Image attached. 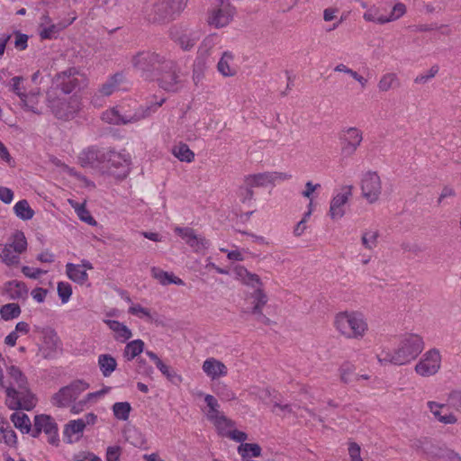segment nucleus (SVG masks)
I'll return each instance as SVG.
<instances>
[{"label":"nucleus","mask_w":461,"mask_h":461,"mask_svg":"<svg viewBox=\"0 0 461 461\" xmlns=\"http://www.w3.org/2000/svg\"><path fill=\"white\" fill-rule=\"evenodd\" d=\"M427 406L436 420L444 424H455L457 419L451 412L444 411L446 410L445 404H440L436 402L429 401Z\"/></svg>","instance_id":"25"},{"label":"nucleus","mask_w":461,"mask_h":461,"mask_svg":"<svg viewBox=\"0 0 461 461\" xmlns=\"http://www.w3.org/2000/svg\"><path fill=\"white\" fill-rule=\"evenodd\" d=\"M441 367V355L438 349L431 348L425 352L416 364L415 372L423 377L436 375Z\"/></svg>","instance_id":"14"},{"label":"nucleus","mask_w":461,"mask_h":461,"mask_svg":"<svg viewBox=\"0 0 461 461\" xmlns=\"http://www.w3.org/2000/svg\"><path fill=\"white\" fill-rule=\"evenodd\" d=\"M207 68L206 59L203 55H199L194 60L193 66V81L194 85H198L203 78L204 71Z\"/></svg>","instance_id":"39"},{"label":"nucleus","mask_w":461,"mask_h":461,"mask_svg":"<svg viewBox=\"0 0 461 461\" xmlns=\"http://www.w3.org/2000/svg\"><path fill=\"white\" fill-rule=\"evenodd\" d=\"M104 323L114 332V339L118 341L125 342L132 336L131 330L118 321L104 320Z\"/></svg>","instance_id":"29"},{"label":"nucleus","mask_w":461,"mask_h":461,"mask_svg":"<svg viewBox=\"0 0 461 461\" xmlns=\"http://www.w3.org/2000/svg\"><path fill=\"white\" fill-rule=\"evenodd\" d=\"M227 438H230V439L240 442L241 444L244 443L245 440L248 439L247 433L238 430V429H231L230 433H228Z\"/></svg>","instance_id":"64"},{"label":"nucleus","mask_w":461,"mask_h":461,"mask_svg":"<svg viewBox=\"0 0 461 461\" xmlns=\"http://www.w3.org/2000/svg\"><path fill=\"white\" fill-rule=\"evenodd\" d=\"M28 243L21 230H15L6 243H0V259L7 267L20 264V257L27 250Z\"/></svg>","instance_id":"7"},{"label":"nucleus","mask_w":461,"mask_h":461,"mask_svg":"<svg viewBox=\"0 0 461 461\" xmlns=\"http://www.w3.org/2000/svg\"><path fill=\"white\" fill-rule=\"evenodd\" d=\"M104 150L90 147L84 149L78 156V163L83 167L98 168L103 170L105 160Z\"/></svg>","instance_id":"21"},{"label":"nucleus","mask_w":461,"mask_h":461,"mask_svg":"<svg viewBox=\"0 0 461 461\" xmlns=\"http://www.w3.org/2000/svg\"><path fill=\"white\" fill-rule=\"evenodd\" d=\"M66 274L68 277L79 285H84L88 281V275L82 266L68 263L66 265Z\"/></svg>","instance_id":"32"},{"label":"nucleus","mask_w":461,"mask_h":461,"mask_svg":"<svg viewBox=\"0 0 461 461\" xmlns=\"http://www.w3.org/2000/svg\"><path fill=\"white\" fill-rule=\"evenodd\" d=\"M144 349V342L141 339H135L129 342L124 348L123 357L131 361L140 355Z\"/></svg>","instance_id":"40"},{"label":"nucleus","mask_w":461,"mask_h":461,"mask_svg":"<svg viewBox=\"0 0 461 461\" xmlns=\"http://www.w3.org/2000/svg\"><path fill=\"white\" fill-rule=\"evenodd\" d=\"M239 67L235 63V57L231 51L222 52L218 63L217 71L224 77H235Z\"/></svg>","instance_id":"23"},{"label":"nucleus","mask_w":461,"mask_h":461,"mask_svg":"<svg viewBox=\"0 0 461 461\" xmlns=\"http://www.w3.org/2000/svg\"><path fill=\"white\" fill-rule=\"evenodd\" d=\"M433 456L438 457V458H447L453 461H461V457L459 455L453 450L447 449V448H437V452L432 454Z\"/></svg>","instance_id":"56"},{"label":"nucleus","mask_w":461,"mask_h":461,"mask_svg":"<svg viewBox=\"0 0 461 461\" xmlns=\"http://www.w3.org/2000/svg\"><path fill=\"white\" fill-rule=\"evenodd\" d=\"M41 334V344L39 346V353L45 359L55 358L60 350V340L57 332L50 328H36Z\"/></svg>","instance_id":"13"},{"label":"nucleus","mask_w":461,"mask_h":461,"mask_svg":"<svg viewBox=\"0 0 461 461\" xmlns=\"http://www.w3.org/2000/svg\"><path fill=\"white\" fill-rule=\"evenodd\" d=\"M239 275L242 277V280L246 285L256 288V290L260 289L258 287V285H260V278L258 275L251 274L248 272L246 269H241Z\"/></svg>","instance_id":"52"},{"label":"nucleus","mask_w":461,"mask_h":461,"mask_svg":"<svg viewBox=\"0 0 461 461\" xmlns=\"http://www.w3.org/2000/svg\"><path fill=\"white\" fill-rule=\"evenodd\" d=\"M14 211L15 215L23 221L31 220L34 215V212L31 208L27 200H21L17 202L14 206Z\"/></svg>","instance_id":"41"},{"label":"nucleus","mask_w":461,"mask_h":461,"mask_svg":"<svg viewBox=\"0 0 461 461\" xmlns=\"http://www.w3.org/2000/svg\"><path fill=\"white\" fill-rule=\"evenodd\" d=\"M188 0H153L145 7V16L151 23H168L180 15Z\"/></svg>","instance_id":"4"},{"label":"nucleus","mask_w":461,"mask_h":461,"mask_svg":"<svg viewBox=\"0 0 461 461\" xmlns=\"http://www.w3.org/2000/svg\"><path fill=\"white\" fill-rule=\"evenodd\" d=\"M175 233L194 251L203 252L209 248V241L201 235L196 234L195 230L189 227H176Z\"/></svg>","instance_id":"19"},{"label":"nucleus","mask_w":461,"mask_h":461,"mask_svg":"<svg viewBox=\"0 0 461 461\" xmlns=\"http://www.w3.org/2000/svg\"><path fill=\"white\" fill-rule=\"evenodd\" d=\"M0 441L4 442L10 447H16L17 446V435L9 426L7 421H5L4 429L1 431Z\"/></svg>","instance_id":"47"},{"label":"nucleus","mask_w":461,"mask_h":461,"mask_svg":"<svg viewBox=\"0 0 461 461\" xmlns=\"http://www.w3.org/2000/svg\"><path fill=\"white\" fill-rule=\"evenodd\" d=\"M42 431L48 436V442L50 444L58 445V426L51 416L47 414H39L34 417L32 436L33 438H38Z\"/></svg>","instance_id":"15"},{"label":"nucleus","mask_w":461,"mask_h":461,"mask_svg":"<svg viewBox=\"0 0 461 461\" xmlns=\"http://www.w3.org/2000/svg\"><path fill=\"white\" fill-rule=\"evenodd\" d=\"M334 324L337 330L348 339L362 338L367 330V324L363 316L354 312L338 313Z\"/></svg>","instance_id":"6"},{"label":"nucleus","mask_w":461,"mask_h":461,"mask_svg":"<svg viewBox=\"0 0 461 461\" xmlns=\"http://www.w3.org/2000/svg\"><path fill=\"white\" fill-rule=\"evenodd\" d=\"M114 417L120 420H127L131 411V406L128 402H119L113 405Z\"/></svg>","instance_id":"46"},{"label":"nucleus","mask_w":461,"mask_h":461,"mask_svg":"<svg viewBox=\"0 0 461 461\" xmlns=\"http://www.w3.org/2000/svg\"><path fill=\"white\" fill-rule=\"evenodd\" d=\"M172 152L176 158H177L180 161L185 162H192L194 158V153L189 149V147L185 143H179L176 145Z\"/></svg>","instance_id":"45"},{"label":"nucleus","mask_w":461,"mask_h":461,"mask_svg":"<svg viewBox=\"0 0 461 461\" xmlns=\"http://www.w3.org/2000/svg\"><path fill=\"white\" fill-rule=\"evenodd\" d=\"M202 370L211 380H216L228 375V368L224 363L214 357L205 359Z\"/></svg>","instance_id":"22"},{"label":"nucleus","mask_w":461,"mask_h":461,"mask_svg":"<svg viewBox=\"0 0 461 461\" xmlns=\"http://www.w3.org/2000/svg\"><path fill=\"white\" fill-rule=\"evenodd\" d=\"M379 236L380 233L378 230H365L361 237V243L363 247L368 250H373L378 244Z\"/></svg>","instance_id":"37"},{"label":"nucleus","mask_w":461,"mask_h":461,"mask_svg":"<svg viewBox=\"0 0 461 461\" xmlns=\"http://www.w3.org/2000/svg\"><path fill=\"white\" fill-rule=\"evenodd\" d=\"M133 68L148 81H156L167 92L177 93L185 83L186 73L178 62L163 54L142 50L132 56Z\"/></svg>","instance_id":"1"},{"label":"nucleus","mask_w":461,"mask_h":461,"mask_svg":"<svg viewBox=\"0 0 461 461\" xmlns=\"http://www.w3.org/2000/svg\"><path fill=\"white\" fill-rule=\"evenodd\" d=\"M340 153L342 157L353 156L363 140L362 131L356 127H348L339 135Z\"/></svg>","instance_id":"16"},{"label":"nucleus","mask_w":461,"mask_h":461,"mask_svg":"<svg viewBox=\"0 0 461 461\" xmlns=\"http://www.w3.org/2000/svg\"><path fill=\"white\" fill-rule=\"evenodd\" d=\"M238 453L241 456L242 459L249 458L251 456L258 457L261 455V447L258 444L255 443H243L238 447Z\"/></svg>","instance_id":"43"},{"label":"nucleus","mask_w":461,"mask_h":461,"mask_svg":"<svg viewBox=\"0 0 461 461\" xmlns=\"http://www.w3.org/2000/svg\"><path fill=\"white\" fill-rule=\"evenodd\" d=\"M10 420L22 433L32 434V422L27 414L15 411L10 416Z\"/></svg>","instance_id":"35"},{"label":"nucleus","mask_w":461,"mask_h":461,"mask_svg":"<svg viewBox=\"0 0 461 461\" xmlns=\"http://www.w3.org/2000/svg\"><path fill=\"white\" fill-rule=\"evenodd\" d=\"M129 313L138 316L139 318L151 319V314L149 309L142 307L140 304H132L129 310Z\"/></svg>","instance_id":"59"},{"label":"nucleus","mask_w":461,"mask_h":461,"mask_svg":"<svg viewBox=\"0 0 461 461\" xmlns=\"http://www.w3.org/2000/svg\"><path fill=\"white\" fill-rule=\"evenodd\" d=\"M352 196V186L345 185L335 194L330 204L329 214L334 221L341 219L345 214V205Z\"/></svg>","instance_id":"20"},{"label":"nucleus","mask_w":461,"mask_h":461,"mask_svg":"<svg viewBox=\"0 0 461 461\" xmlns=\"http://www.w3.org/2000/svg\"><path fill=\"white\" fill-rule=\"evenodd\" d=\"M397 86H399L397 75L395 73H386L381 77L377 87L381 92H387Z\"/></svg>","instance_id":"44"},{"label":"nucleus","mask_w":461,"mask_h":461,"mask_svg":"<svg viewBox=\"0 0 461 461\" xmlns=\"http://www.w3.org/2000/svg\"><path fill=\"white\" fill-rule=\"evenodd\" d=\"M204 402L208 407L206 411L207 419L212 422L223 413L220 411V404L217 399L212 394L204 395Z\"/></svg>","instance_id":"38"},{"label":"nucleus","mask_w":461,"mask_h":461,"mask_svg":"<svg viewBox=\"0 0 461 461\" xmlns=\"http://www.w3.org/2000/svg\"><path fill=\"white\" fill-rule=\"evenodd\" d=\"M405 13H406L405 5H403L402 3H397L393 7L389 16H386V19H384V20H381V22L390 23V22L395 21V20L399 19L400 17H402Z\"/></svg>","instance_id":"53"},{"label":"nucleus","mask_w":461,"mask_h":461,"mask_svg":"<svg viewBox=\"0 0 461 461\" xmlns=\"http://www.w3.org/2000/svg\"><path fill=\"white\" fill-rule=\"evenodd\" d=\"M86 426L84 419H78L69 421L64 429V437L67 438L68 443L77 441Z\"/></svg>","instance_id":"26"},{"label":"nucleus","mask_w":461,"mask_h":461,"mask_svg":"<svg viewBox=\"0 0 461 461\" xmlns=\"http://www.w3.org/2000/svg\"><path fill=\"white\" fill-rule=\"evenodd\" d=\"M216 393L221 401L230 402L236 399V393L225 384L218 387Z\"/></svg>","instance_id":"57"},{"label":"nucleus","mask_w":461,"mask_h":461,"mask_svg":"<svg viewBox=\"0 0 461 461\" xmlns=\"http://www.w3.org/2000/svg\"><path fill=\"white\" fill-rule=\"evenodd\" d=\"M362 195L368 203H375L382 192L380 176L375 172H366L361 179Z\"/></svg>","instance_id":"17"},{"label":"nucleus","mask_w":461,"mask_h":461,"mask_svg":"<svg viewBox=\"0 0 461 461\" xmlns=\"http://www.w3.org/2000/svg\"><path fill=\"white\" fill-rule=\"evenodd\" d=\"M5 291L10 299H23L28 295V288L23 282L13 280L5 284Z\"/></svg>","instance_id":"31"},{"label":"nucleus","mask_w":461,"mask_h":461,"mask_svg":"<svg viewBox=\"0 0 461 461\" xmlns=\"http://www.w3.org/2000/svg\"><path fill=\"white\" fill-rule=\"evenodd\" d=\"M170 36L184 50H191L198 40V37L195 36L194 33L187 32L178 27L171 28Z\"/></svg>","instance_id":"24"},{"label":"nucleus","mask_w":461,"mask_h":461,"mask_svg":"<svg viewBox=\"0 0 461 461\" xmlns=\"http://www.w3.org/2000/svg\"><path fill=\"white\" fill-rule=\"evenodd\" d=\"M86 78L76 68H69L56 75L53 85L65 95H68L77 89L86 86Z\"/></svg>","instance_id":"12"},{"label":"nucleus","mask_w":461,"mask_h":461,"mask_svg":"<svg viewBox=\"0 0 461 461\" xmlns=\"http://www.w3.org/2000/svg\"><path fill=\"white\" fill-rule=\"evenodd\" d=\"M164 102L165 99H161L159 102L151 104L150 105L145 107L140 106L134 113L126 111L123 106L114 107L104 112L102 119L105 122L115 125L134 123L155 113Z\"/></svg>","instance_id":"5"},{"label":"nucleus","mask_w":461,"mask_h":461,"mask_svg":"<svg viewBox=\"0 0 461 461\" xmlns=\"http://www.w3.org/2000/svg\"><path fill=\"white\" fill-rule=\"evenodd\" d=\"M131 156L124 150L117 152L108 150L105 152V160L103 170H107L116 178H124L130 172Z\"/></svg>","instance_id":"10"},{"label":"nucleus","mask_w":461,"mask_h":461,"mask_svg":"<svg viewBox=\"0 0 461 461\" xmlns=\"http://www.w3.org/2000/svg\"><path fill=\"white\" fill-rule=\"evenodd\" d=\"M73 461H103L101 457L90 451H80L73 455Z\"/></svg>","instance_id":"58"},{"label":"nucleus","mask_w":461,"mask_h":461,"mask_svg":"<svg viewBox=\"0 0 461 461\" xmlns=\"http://www.w3.org/2000/svg\"><path fill=\"white\" fill-rule=\"evenodd\" d=\"M424 349L423 339L417 334L404 335L399 341L397 347L391 350L383 348L376 355L378 363L381 366L395 365L403 366L416 359Z\"/></svg>","instance_id":"3"},{"label":"nucleus","mask_w":461,"mask_h":461,"mask_svg":"<svg viewBox=\"0 0 461 461\" xmlns=\"http://www.w3.org/2000/svg\"><path fill=\"white\" fill-rule=\"evenodd\" d=\"M98 366L104 377H109L116 369V359L109 354H101L98 357Z\"/></svg>","instance_id":"36"},{"label":"nucleus","mask_w":461,"mask_h":461,"mask_svg":"<svg viewBox=\"0 0 461 461\" xmlns=\"http://www.w3.org/2000/svg\"><path fill=\"white\" fill-rule=\"evenodd\" d=\"M292 178V176L284 172H263L258 174L248 175L245 176V182L250 186L265 187L268 185L284 182Z\"/></svg>","instance_id":"18"},{"label":"nucleus","mask_w":461,"mask_h":461,"mask_svg":"<svg viewBox=\"0 0 461 461\" xmlns=\"http://www.w3.org/2000/svg\"><path fill=\"white\" fill-rule=\"evenodd\" d=\"M216 427L220 435L227 437L228 433L234 428L235 422L227 418L224 414L212 421Z\"/></svg>","instance_id":"42"},{"label":"nucleus","mask_w":461,"mask_h":461,"mask_svg":"<svg viewBox=\"0 0 461 461\" xmlns=\"http://www.w3.org/2000/svg\"><path fill=\"white\" fill-rule=\"evenodd\" d=\"M360 446L355 442L349 443L348 455L351 461H363L360 456Z\"/></svg>","instance_id":"63"},{"label":"nucleus","mask_w":461,"mask_h":461,"mask_svg":"<svg viewBox=\"0 0 461 461\" xmlns=\"http://www.w3.org/2000/svg\"><path fill=\"white\" fill-rule=\"evenodd\" d=\"M363 18L367 22L377 23L379 24L387 23V22H381V20L386 19V16L380 14L379 8L375 6L368 8L364 14Z\"/></svg>","instance_id":"49"},{"label":"nucleus","mask_w":461,"mask_h":461,"mask_svg":"<svg viewBox=\"0 0 461 461\" xmlns=\"http://www.w3.org/2000/svg\"><path fill=\"white\" fill-rule=\"evenodd\" d=\"M150 271L152 277L158 280L162 285H167L170 284H175L177 285H184V281L181 278L174 276L173 273L164 271L156 267H153Z\"/></svg>","instance_id":"30"},{"label":"nucleus","mask_w":461,"mask_h":461,"mask_svg":"<svg viewBox=\"0 0 461 461\" xmlns=\"http://www.w3.org/2000/svg\"><path fill=\"white\" fill-rule=\"evenodd\" d=\"M121 447L118 446H111L106 449V461H120Z\"/></svg>","instance_id":"62"},{"label":"nucleus","mask_w":461,"mask_h":461,"mask_svg":"<svg viewBox=\"0 0 461 461\" xmlns=\"http://www.w3.org/2000/svg\"><path fill=\"white\" fill-rule=\"evenodd\" d=\"M255 305L252 308L251 313L257 315L258 321L268 324L270 320L262 313V308L267 302V295L261 289H257L252 294Z\"/></svg>","instance_id":"28"},{"label":"nucleus","mask_w":461,"mask_h":461,"mask_svg":"<svg viewBox=\"0 0 461 461\" xmlns=\"http://www.w3.org/2000/svg\"><path fill=\"white\" fill-rule=\"evenodd\" d=\"M439 68L438 65L432 66L428 72L417 76L414 79L416 84H426L429 80L433 78L438 72Z\"/></svg>","instance_id":"55"},{"label":"nucleus","mask_w":461,"mask_h":461,"mask_svg":"<svg viewBox=\"0 0 461 461\" xmlns=\"http://www.w3.org/2000/svg\"><path fill=\"white\" fill-rule=\"evenodd\" d=\"M448 403L455 410L461 411V391H453L447 398Z\"/></svg>","instance_id":"60"},{"label":"nucleus","mask_w":461,"mask_h":461,"mask_svg":"<svg viewBox=\"0 0 461 461\" xmlns=\"http://www.w3.org/2000/svg\"><path fill=\"white\" fill-rule=\"evenodd\" d=\"M0 314L5 321H10L20 316L21 308L17 303H7L1 307Z\"/></svg>","instance_id":"48"},{"label":"nucleus","mask_w":461,"mask_h":461,"mask_svg":"<svg viewBox=\"0 0 461 461\" xmlns=\"http://www.w3.org/2000/svg\"><path fill=\"white\" fill-rule=\"evenodd\" d=\"M65 28L62 24H50V19L48 15L41 17L40 24V36L41 39H53L58 36L59 32Z\"/></svg>","instance_id":"27"},{"label":"nucleus","mask_w":461,"mask_h":461,"mask_svg":"<svg viewBox=\"0 0 461 461\" xmlns=\"http://www.w3.org/2000/svg\"><path fill=\"white\" fill-rule=\"evenodd\" d=\"M47 104L56 118L65 121L74 118L80 109L77 97L59 96L54 91L47 93Z\"/></svg>","instance_id":"8"},{"label":"nucleus","mask_w":461,"mask_h":461,"mask_svg":"<svg viewBox=\"0 0 461 461\" xmlns=\"http://www.w3.org/2000/svg\"><path fill=\"white\" fill-rule=\"evenodd\" d=\"M124 77L122 73H116L110 77L105 83L99 88V93L103 96H109L118 91Z\"/></svg>","instance_id":"33"},{"label":"nucleus","mask_w":461,"mask_h":461,"mask_svg":"<svg viewBox=\"0 0 461 461\" xmlns=\"http://www.w3.org/2000/svg\"><path fill=\"white\" fill-rule=\"evenodd\" d=\"M88 388L89 384L85 380H74L55 393L50 398V402L58 408L69 407Z\"/></svg>","instance_id":"9"},{"label":"nucleus","mask_w":461,"mask_h":461,"mask_svg":"<svg viewBox=\"0 0 461 461\" xmlns=\"http://www.w3.org/2000/svg\"><path fill=\"white\" fill-rule=\"evenodd\" d=\"M0 386L5 390V404L10 410H32L37 403V398L29 387L25 375L16 366L6 367V378L4 377Z\"/></svg>","instance_id":"2"},{"label":"nucleus","mask_w":461,"mask_h":461,"mask_svg":"<svg viewBox=\"0 0 461 461\" xmlns=\"http://www.w3.org/2000/svg\"><path fill=\"white\" fill-rule=\"evenodd\" d=\"M234 16V8L229 0H214L208 12L207 23L210 26L221 29L229 25Z\"/></svg>","instance_id":"11"},{"label":"nucleus","mask_w":461,"mask_h":461,"mask_svg":"<svg viewBox=\"0 0 461 461\" xmlns=\"http://www.w3.org/2000/svg\"><path fill=\"white\" fill-rule=\"evenodd\" d=\"M238 196L242 203H248L253 200V186H250L244 181V184L239 187Z\"/></svg>","instance_id":"50"},{"label":"nucleus","mask_w":461,"mask_h":461,"mask_svg":"<svg viewBox=\"0 0 461 461\" xmlns=\"http://www.w3.org/2000/svg\"><path fill=\"white\" fill-rule=\"evenodd\" d=\"M22 272L26 277L32 279H37L41 275L47 273L45 270L40 268H32L27 266L22 267Z\"/></svg>","instance_id":"61"},{"label":"nucleus","mask_w":461,"mask_h":461,"mask_svg":"<svg viewBox=\"0 0 461 461\" xmlns=\"http://www.w3.org/2000/svg\"><path fill=\"white\" fill-rule=\"evenodd\" d=\"M39 96H40V90L31 92L29 94H23L20 97V100L23 104V107L27 110L31 111L36 114H41L42 111L38 108L39 104Z\"/></svg>","instance_id":"34"},{"label":"nucleus","mask_w":461,"mask_h":461,"mask_svg":"<svg viewBox=\"0 0 461 461\" xmlns=\"http://www.w3.org/2000/svg\"><path fill=\"white\" fill-rule=\"evenodd\" d=\"M58 294L61 302L66 303L72 294L71 285L68 283L59 282L58 284Z\"/></svg>","instance_id":"54"},{"label":"nucleus","mask_w":461,"mask_h":461,"mask_svg":"<svg viewBox=\"0 0 461 461\" xmlns=\"http://www.w3.org/2000/svg\"><path fill=\"white\" fill-rule=\"evenodd\" d=\"M73 207L75 208V211H76L78 218L82 221H85L91 226L96 225V221L92 217L89 211L86 208V206L84 204L77 203Z\"/></svg>","instance_id":"51"}]
</instances>
